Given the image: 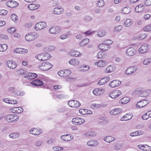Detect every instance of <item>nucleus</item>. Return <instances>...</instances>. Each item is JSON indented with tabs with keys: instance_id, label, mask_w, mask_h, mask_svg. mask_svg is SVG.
<instances>
[{
	"instance_id": "obj_25",
	"label": "nucleus",
	"mask_w": 151,
	"mask_h": 151,
	"mask_svg": "<svg viewBox=\"0 0 151 151\" xmlns=\"http://www.w3.org/2000/svg\"><path fill=\"white\" fill-rule=\"evenodd\" d=\"M147 101L145 100L141 101L138 102L136 104V106L137 107L142 108L145 106L147 104Z\"/></svg>"
},
{
	"instance_id": "obj_20",
	"label": "nucleus",
	"mask_w": 151,
	"mask_h": 151,
	"mask_svg": "<svg viewBox=\"0 0 151 151\" xmlns=\"http://www.w3.org/2000/svg\"><path fill=\"white\" fill-rule=\"evenodd\" d=\"M63 9L61 6H58L55 8L53 10V13L55 14H60L63 12Z\"/></svg>"
},
{
	"instance_id": "obj_4",
	"label": "nucleus",
	"mask_w": 151,
	"mask_h": 151,
	"mask_svg": "<svg viewBox=\"0 0 151 151\" xmlns=\"http://www.w3.org/2000/svg\"><path fill=\"white\" fill-rule=\"evenodd\" d=\"M50 55L47 53H42L35 56V58L40 61H44L49 59Z\"/></svg>"
},
{
	"instance_id": "obj_10",
	"label": "nucleus",
	"mask_w": 151,
	"mask_h": 151,
	"mask_svg": "<svg viewBox=\"0 0 151 151\" xmlns=\"http://www.w3.org/2000/svg\"><path fill=\"white\" fill-rule=\"evenodd\" d=\"M149 49L148 45L147 44H144L138 49V51L139 53L143 54L147 52Z\"/></svg>"
},
{
	"instance_id": "obj_9",
	"label": "nucleus",
	"mask_w": 151,
	"mask_h": 151,
	"mask_svg": "<svg viewBox=\"0 0 151 151\" xmlns=\"http://www.w3.org/2000/svg\"><path fill=\"white\" fill-rule=\"evenodd\" d=\"M85 120L82 118L75 117L73 118L72 120V123L75 125H80L83 123Z\"/></svg>"
},
{
	"instance_id": "obj_37",
	"label": "nucleus",
	"mask_w": 151,
	"mask_h": 151,
	"mask_svg": "<svg viewBox=\"0 0 151 151\" xmlns=\"http://www.w3.org/2000/svg\"><path fill=\"white\" fill-rule=\"evenodd\" d=\"M12 111L13 112L20 113L23 111V109L21 107H17L13 108L12 109Z\"/></svg>"
},
{
	"instance_id": "obj_62",
	"label": "nucleus",
	"mask_w": 151,
	"mask_h": 151,
	"mask_svg": "<svg viewBox=\"0 0 151 151\" xmlns=\"http://www.w3.org/2000/svg\"><path fill=\"white\" fill-rule=\"evenodd\" d=\"M122 147V145L119 144H116L114 145V148L115 150H118Z\"/></svg>"
},
{
	"instance_id": "obj_39",
	"label": "nucleus",
	"mask_w": 151,
	"mask_h": 151,
	"mask_svg": "<svg viewBox=\"0 0 151 151\" xmlns=\"http://www.w3.org/2000/svg\"><path fill=\"white\" fill-rule=\"evenodd\" d=\"M114 68L113 65H109L106 68L105 72L106 73H110L114 71Z\"/></svg>"
},
{
	"instance_id": "obj_52",
	"label": "nucleus",
	"mask_w": 151,
	"mask_h": 151,
	"mask_svg": "<svg viewBox=\"0 0 151 151\" xmlns=\"http://www.w3.org/2000/svg\"><path fill=\"white\" fill-rule=\"evenodd\" d=\"M64 72V76L65 77L69 75L71 73V71L69 69L63 70Z\"/></svg>"
},
{
	"instance_id": "obj_21",
	"label": "nucleus",
	"mask_w": 151,
	"mask_h": 151,
	"mask_svg": "<svg viewBox=\"0 0 151 151\" xmlns=\"http://www.w3.org/2000/svg\"><path fill=\"white\" fill-rule=\"evenodd\" d=\"M107 62L106 61L100 60L98 62L95 63L94 65L99 67H103L107 64Z\"/></svg>"
},
{
	"instance_id": "obj_2",
	"label": "nucleus",
	"mask_w": 151,
	"mask_h": 151,
	"mask_svg": "<svg viewBox=\"0 0 151 151\" xmlns=\"http://www.w3.org/2000/svg\"><path fill=\"white\" fill-rule=\"evenodd\" d=\"M38 36V35L37 33L32 32L28 33L25 36V39L28 42L32 41Z\"/></svg>"
},
{
	"instance_id": "obj_38",
	"label": "nucleus",
	"mask_w": 151,
	"mask_h": 151,
	"mask_svg": "<svg viewBox=\"0 0 151 151\" xmlns=\"http://www.w3.org/2000/svg\"><path fill=\"white\" fill-rule=\"evenodd\" d=\"M3 101L7 103L14 104L17 103V101L12 100L9 99L8 98L4 99H3Z\"/></svg>"
},
{
	"instance_id": "obj_47",
	"label": "nucleus",
	"mask_w": 151,
	"mask_h": 151,
	"mask_svg": "<svg viewBox=\"0 0 151 151\" xmlns=\"http://www.w3.org/2000/svg\"><path fill=\"white\" fill-rule=\"evenodd\" d=\"M102 105L101 104H92L90 105V107L91 108L93 109H98L102 106Z\"/></svg>"
},
{
	"instance_id": "obj_50",
	"label": "nucleus",
	"mask_w": 151,
	"mask_h": 151,
	"mask_svg": "<svg viewBox=\"0 0 151 151\" xmlns=\"http://www.w3.org/2000/svg\"><path fill=\"white\" fill-rule=\"evenodd\" d=\"M90 68L89 66L88 65H84L81 68L80 70L82 71H86L88 70Z\"/></svg>"
},
{
	"instance_id": "obj_56",
	"label": "nucleus",
	"mask_w": 151,
	"mask_h": 151,
	"mask_svg": "<svg viewBox=\"0 0 151 151\" xmlns=\"http://www.w3.org/2000/svg\"><path fill=\"white\" fill-rule=\"evenodd\" d=\"M144 30L147 32L151 31V24L145 27L144 28Z\"/></svg>"
},
{
	"instance_id": "obj_46",
	"label": "nucleus",
	"mask_w": 151,
	"mask_h": 151,
	"mask_svg": "<svg viewBox=\"0 0 151 151\" xmlns=\"http://www.w3.org/2000/svg\"><path fill=\"white\" fill-rule=\"evenodd\" d=\"M7 48V45L6 44L0 45V52H4L6 51Z\"/></svg>"
},
{
	"instance_id": "obj_18",
	"label": "nucleus",
	"mask_w": 151,
	"mask_h": 151,
	"mask_svg": "<svg viewBox=\"0 0 151 151\" xmlns=\"http://www.w3.org/2000/svg\"><path fill=\"white\" fill-rule=\"evenodd\" d=\"M121 84V81L118 80H116L111 82L109 85L111 88H114L119 86Z\"/></svg>"
},
{
	"instance_id": "obj_49",
	"label": "nucleus",
	"mask_w": 151,
	"mask_h": 151,
	"mask_svg": "<svg viewBox=\"0 0 151 151\" xmlns=\"http://www.w3.org/2000/svg\"><path fill=\"white\" fill-rule=\"evenodd\" d=\"M105 4V2L103 0H99L96 2V5L98 7H102Z\"/></svg>"
},
{
	"instance_id": "obj_1",
	"label": "nucleus",
	"mask_w": 151,
	"mask_h": 151,
	"mask_svg": "<svg viewBox=\"0 0 151 151\" xmlns=\"http://www.w3.org/2000/svg\"><path fill=\"white\" fill-rule=\"evenodd\" d=\"M19 116L16 114H9L5 116L4 119L6 121L11 122H16L19 119Z\"/></svg>"
},
{
	"instance_id": "obj_33",
	"label": "nucleus",
	"mask_w": 151,
	"mask_h": 151,
	"mask_svg": "<svg viewBox=\"0 0 151 151\" xmlns=\"http://www.w3.org/2000/svg\"><path fill=\"white\" fill-rule=\"evenodd\" d=\"M144 8L143 5L141 4H139L135 7V10L137 12H140L143 10Z\"/></svg>"
},
{
	"instance_id": "obj_31",
	"label": "nucleus",
	"mask_w": 151,
	"mask_h": 151,
	"mask_svg": "<svg viewBox=\"0 0 151 151\" xmlns=\"http://www.w3.org/2000/svg\"><path fill=\"white\" fill-rule=\"evenodd\" d=\"M92 92L93 94H101L104 93V90L101 88H96L93 90Z\"/></svg>"
},
{
	"instance_id": "obj_64",
	"label": "nucleus",
	"mask_w": 151,
	"mask_h": 151,
	"mask_svg": "<svg viewBox=\"0 0 151 151\" xmlns=\"http://www.w3.org/2000/svg\"><path fill=\"white\" fill-rule=\"evenodd\" d=\"M151 91L150 89H147L145 90H142V94H150Z\"/></svg>"
},
{
	"instance_id": "obj_3",
	"label": "nucleus",
	"mask_w": 151,
	"mask_h": 151,
	"mask_svg": "<svg viewBox=\"0 0 151 151\" xmlns=\"http://www.w3.org/2000/svg\"><path fill=\"white\" fill-rule=\"evenodd\" d=\"M52 66V64L50 63L45 62L40 64L38 67L41 70L45 71L51 69Z\"/></svg>"
},
{
	"instance_id": "obj_60",
	"label": "nucleus",
	"mask_w": 151,
	"mask_h": 151,
	"mask_svg": "<svg viewBox=\"0 0 151 151\" xmlns=\"http://www.w3.org/2000/svg\"><path fill=\"white\" fill-rule=\"evenodd\" d=\"M7 11L5 9L0 10V15H5L7 14Z\"/></svg>"
},
{
	"instance_id": "obj_28",
	"label": "nucleus",
	"mask_w": 151,
	"mask_h": 151,
	"mask_svg": "<svg viewBox=\"0 0 151 151\" xmlns=\"http://www.w3.org/2000/svg\"><path fill=\"white\" fill-rule=\"evenodd\" d=\"M79 63V60L77 59H73L70 60L69 61V64L74 66L78 65Z\"/></svg>"
},
{
	"instance_id": "obj_5",
	"label": "nucleus",
	"mask_w": 151,
	"mask_h": 151,
	"mask_svg": "<svg viewBox=\"0 0 151 151\" xmlns=\"http://www.w3.org/2000/svg\"><path fill=\"white\" fill-rule=\"evenodd\" d=\"M136 53L137 50L133 47H129L125 51L126 55L127 56L129 57L134 56Z\"/></svg>"
},
{
	"instance_id": "obj_51",
	"label": "nucleus",
	"mask_w": 151,
	"mask_h": 151,
	"mask_svg": "<svg viewBox=\"0 0 151 151\" xmlns=\"http://www.w3.org/2000/svg\"><path fill=\"white\" fill-rule=\"evenodd\" d=\"M26 72V70L23 68H21L18 70L17 71V74L20 75H24V73Z\"/></svg>"
},
{
	"instance_id": "obj_57",
	"label": "nucleus",
	"mask_w": 151,
	"mask_h": 151,
	"mask_svg": "<svg viewBox=\"0 0 151 151\" xmlns=\"http://www.w3.org/2000/svg\"><path fill=\"white\" fill-rule=\"evenodd\" d=\"M80 113L82 115L87 114V109H81L79 110Z\"/></svg>"
},
{
	"instance_id": "obj_58",
	"label": "nucleus",
	"mask_w": 151,
	"mask_h": 151,
	"mask_svg": "<svg viewBox=\"0 0 151 151\" xmlns=\"http://www.w3.org/2000/svg\"><path fill=\"white\" fill-rule=\"evenodd\" d=\"M104 41L108 47H110V45H111L113 43V41L111 40H105Z\"/></svg>"
},
{
	"instance_id": "obj_8",
	"label": "nucleus",
	"mask_w": 151,
	"mask_h": 151,
	"mask_svg": "<svg viewBox=\"0 0 151 151\" xmlns=\"http://www.w3.org/2000/svg\"><path fill=\"white\" fill-rule=\"evenodd\" d=\"M49 32L52 34H57L61 31V29L58 26L51 27L49 29Z\"/></svg>"
},
{
	"instance_id": "obj_35",
	"label": "nucleus",
	"mask_w": 151,
	"mask_h": 151,
	"mask_svg": "<svg viewBox=\"0 0 151 151\" xmlns=\"http://www.w3.org/2000/svg\"><path fill=\"white\" fill-rule=\"evenodd\" d=\"M130 99V98L129 97H124L120 100L119 103L122 104H126L129 101Z\"/></svg>"
},
{
	"instance_id": "obj_27",
	"label": "nucleus",
	"mask_w": 151,
	"mask_h": 151,
	"mask_svg": "<svg viewBox=\"0 0 151 151\" xmlns=\"http://www.w3.org/2000/svg\"><path fill=\"white\" fill-rule=\"evenodd\" d=\"M43 83L42 81L39 80H35L31 82V84L36 86H42L43 84Z\"/></svg>"
},
{
	"instance_id": "obj_36",
	"label": "nucleus",
	"mask_w": 151,
	"mask_h": 151,
	"mask_svg": "<svg viewBox=\"0 0 151 151\" xmlns=\"http://www.w3.org/2000/svg\"><path fill=\"white\" fill-rule=\"evenodd\" d=\"M121 11L123 14H127L130 13L131 11V9L128 6L125 7L121 10Z\"/></svg>"
},
{
	"instance_id": "obj_17",
	"label": "nucleus",
	"mask_w": 151,
	"mask_h": 151,
	"mask_svg": "<svg viewBox=\"0 0 151 151\" xmlns=\"http://www.w3.org/2000/svg\"><path fill=\"white\" fill-rule=\"evenodd\" d=\"M42 131L40 129H37L36 128L31 129L29 130L30 134L35 135H38L42 132Z\"/></svg>"
},
{
	"instance_id": "obj_22",
	"label": "nucleus",
	"mask_w": 151,
	"mask_h": 151,
	"mask_svg": "<svg viewBox=\"0 0 151 151\" xmlns=\"http://www.w3.org/2000/svg\"><path fill=\"white\" fill-rule=\"evenodd\" d=\"M60 138L63 141H68L73 139V137L71 135L66 134L61 136Z\"/></svg>"
},
{
	"instance_id": "obj_23",
	"label": "nucleus",
	"mask_w": 151,
	"mask_h": 151,
	"mask_svg": "<svg viewBox=\"0 0 151 151\" xmlns=\"http://www.w3.org/2000/svg\"><path fill=\"white\" fill-rule=\"evenodd\" d=\"M6 65L8 67L12 69L15 68L17 66V64L15 62L11 60L7 62Z\"/></svg>"
},
{
	"instance_id": "obj_55",
	"label": "nucleus",
	"mask_w": 151,
	"mask_h": 151,
	"mask_svg": "<svg viewBox=\"0 0 151 151\" xmlns=\"http://www.w3.org/2000/svg\"><path fill=\"white\" fill-rule=\"evenodd\" d=\"M142 90L139 89H137L134 91L133 93V94H142Z\"/></svg>"
},
{
	"instance_id": "obj_29",
	"label": "nucleus",
	"mask_w": 151,
	"mask_h": 151,
	"mask_svg": "<svg viewBox=\"0 0 151 151\" xmlns=\"http://www.w3.org/2000/svg\"><path fill=\"white\" fill-rule=\"evenodd\" d=\"M107 56L106 52L103 51H99L97 53V57L99 59H102L105 58Z\"/></svg>"
},
{
	"instance_id": "obj_40",
	"label": "nucleus",
	"mask_w": 151,
	"mask_h": 151,
	"mask_svg": "<svg viewBox=\"0 0 151 151\" xmlns=\"http://www.w3.org/2000/svg\"><path fill=\"white\" fill-rule=\"evenodd\" d=\"M143 133V132L141 131H137L131 133L130 134V136L132 137H134L142 135Z\"/></svg>"
},
{
	"instance_id": "obj_7",
	"label": "nucleus",
	"mask_w": 151,
	"mask_h": 151,
	"mask_svg": "<svg viewBox=\"0 0 151 151\" xmlns=\"http://www.w3.org/2000/svg\"><path fill=\"white\" fill-rule=\"evenodd\" d=\"M138 69L136 66H132L128 67L125 72V74L127 75H130L135 73Z\"/></svg>"
},
{
	"instance_id": "obj_26",
	"label": "nucleus",
	"mask_w": 151,
	"mask_h": 151,
	"mask_svg": "<svg viewBox=\"0 0 151 151\" xmlns=\"http://www.w3.org/2000/svg\"><path fill=\"white\" fill-rule=\"evenodd\" d=\"M69 54L71 56L75 57L80 56L81 55V53L79 52L74 50L71 51L69 52Z\"/></svg>"
},
{
	"instance_id": "obj_34",
	"label": "nucleus",
	"mask_w": 151,
	"mask_h": 151,
	"mask_svg": "<svg viewBox=\"0 0 151 151\" xmlns=\"http://www.w3.org/2000/svg\"><path fill=\"white\" fill-rule=\"evenodd\" d=\"M115 138L111 136L106 137L103 138V140L107 143H110L115 140Z\"/></svg>"
},
{
	"instance_id": "obj_16",
	"label": "nucleus",
	"mask_w": 151,
	"mask_h": 151,
	"mask_svg": "<svg viewBox=\"0 0 151 151\" xmlns=\"http://www.w3.org/2000/svg\"><path fill=\"white\" fill-rule=\"evenodd\" d=\"M6 4L8 7L14 8L18 6L19 4L18 3L14 1H9L6 2Z\"/></svg>"
},
{
	"instance_id": "obj_44",
	"label": "nucleus",
	"mask_w": 151,
	"mask_h": 151,
	"mask_svg": "<svg viewBox=\"0 0 151 151\" xmlns=\"http://www.w3.org/2000/svg\"><path fill=\"white\" fill-rule=\"evenodd\" d=\"M19 134L18 133H13L10 134L9 136L13 139L18 138L19 136Z\"/></svg>"
},
{
	"instance_id": "obj_6",
	"label": "nucleus",
	"mask_w": 151,
	"mask_h": 151,
	"mask_svg": "<svg viewBox=\"0 0 151 151\" xmlns=\"http://www.w3.org/2000/svg\"><path fill=\"white\" fill-rule=\"evenodd\" d=\"M47 26V23L44 22H40L37 23L35 25L34 28L35 30H42Z\"/></svg>"
},
{
	"instance_id": "obj_12",
	"label": "nucleus",
	"mask_w": 151,
	"mask_h": 151,
	"mask_svg": "<svg viewBox=\"0 0 151 151\" xmlns=\"http://www.w3.org/2000/svg\"><path fill=\"white\" fill-rule=\"evenodd\" d=\"M8 93H12L15 94H21L24 93V91H20L15 89L14 88L10 87L9 88L8 91Z\"/></svg>"
},
{
	"instance_id": "obj_54",
	"label": "nucleus",
	"mask_w": 151,
	"mask_h": 151,
	"mask_svg": "<svg viewBox=\"0 0 151 151\" xmlns=\"http://www.w3.org/2000/svg\"><path fill=\"white\" fill-rule=\"evenodd\" d=\"M69 37V35L68 34H63L60 36V38L62 40H64L68 38Z\"/></svg>"
},
{
	"instance_id": "obj_48",
	"label": "nucleus",
	"mask_w": 151,
	"mask_h": 151,
	"mask_svg": "<svg viewBox=\"0 0 151 151\" xmlns=\"http://www.w3.org/2000/svg\"><path fill=\"white\" fill-rule=\"evenodd\" d=\"M151 62V58H147L145 59L143 61V64L145 65H148Z\"/></svg>"
},
{
	"instance_id": "obj_53",
	"label": "nucleus",
	"mask_w": 151,
	"mask_h": 151,
	"mask_svg": "<svg viewBox=\"0 0 151 151\" xmlns=\"http://www.w3.org/2000/svg\"><path fill=\"white\" fill-rule=\"evenodd\" d=\"M11 18L12 20L15 23H17V17L15 14H12L11 16Z\"/></svg>"
},
{
	"instance_id": "obj_13",
	"label": "nucleus",
	"mask_w": 151,
	"mask_h": 151,
	"mask_svg": "<svg viewBox=\"0 0 151 151\" xmlns=\"http://www.w3.org/2000/svg\"><path fill=\"white\" fill-rule=\"evenodd\" d=\"M98 48L99 50L103 51H106L110 49V47H108L103 41L98 46Z\"/></svg>"
},
{
	"instance_id": "obj_15",
	"label": "nucleus",
	"mask_w": 151,
	"mask_h": 151,
	"mask_svg": "<svg viewBox=\"0 0 151 151\" xmlns=\"http://www.w3.org/2000/svg\"><path fill=\"white\" fill-rule=\"evenodd\" d=\"M14 52L16 53L23 54L27 53L28 52V50L27 49L24 48H18L14 50Z\"/></svg>"
},
{
	"instance_id": "obj_11",
	"label": "nucleus",
	"mask_w": 151,
	"mask_h": 151,
	"mask_svg": "<svg viewBox=\"0 0 151 151\" xmlns=\"http://www.w3.org/2000/svg\"><path fill=\"white\" fill-rule=\"evenodd\" d=\"M70 107L72 108H77L81 105V103L78 101L75 100H72L68 103Z\"/></svg>"
},
{
	"instance_id": "obj_30",
	"label": "nucleus",
	"mask_w": 151,
	"mask_h": 151,
	"mask_svg": "<svg viewBox=\"0 0 151 151\" xmlns=\"http://www.w3.org/2000/svg\"><path fill=\"white\" fill-rule=\"evenodd\" d=\"M28 9L31 10H34L37 9L40 7L38 4H31L28 6Z\"/></svg>"
},
{
	"instance_id": "obj_19",
	"label": "nucleus",
	"mask_w": 151,
	"mask_h": 151,
	"mask_svg": "<svg viewBox=\"0 0 151 151\" xmlns=\"http://www.w3.org/2000/svg\"><path fill=\"white\" fill-rule=\"evenodd\" d=\"M96 133L95 132L92 131H87L84 132L83 135L86 137H91L96 136Z\"/></svg>"
},
{
	"instance_id": "obj_43",
	"label": "nucleus",
	"mask_w": 151,
	"mask_h": 151,
	"mask_svg": "<svg viewBox=\"0 0 151 151\" xmlns=\"http://www.w3.org/2000/svg\"><path fill=\"white\" fill-rule=\"evenodd\" d=\"M132 118V116L131 115L126 114L123 116L122 119V120L126 121Z\"/></svg>"
},
{
	"instance_id": "obj_32",
	"label": "nucleus",
	"mask_w": 151,
	"mask_h": 151,
	"mask_svg": "<svg viewBox=\"0 0 151 151\" xmlns=\"http://www.w3.org/2000/svg\"><path fill=\"white\" fill-rule=\"evenodd\" d=\"M87 145L89 146L95 147L98 145L96 141L93 140H90L87 142Z\"/></svg>"
},
{
	"instance_id": "obj_63",
	"label": "nucleus",
	"mask_w": 151,
	"mask_h": 151,
	"mask_svg": "<svg viewBox=\"0 0 151 151\" xmlns=\"http://www.w3.org/2000/svg\"><path fill=\"white\" fill-rule=\"evenodd\" d=\"M106 82L105 81V79L104 78L101 79L98 82V84L99 85H101L106 83Z\"/></svg>"
},
{
	"instance_id": "obj_45",
	"label": "nucleus",
	"mask_w": 151,
	"mask_h": 151,
	"mask_svg": "<svg viewBox=\"0 0 151 151\" xmlns=\"http://www.w3.org/2000/svg\"><path fill=\"white\" fill-rule=\"evenodd\" d=\"M106 32L104 30H101L98 31L97 35L99 37H102L106 35Z\"/></svg>"
},
{
	"instance_id": "obj_61",
	"label": "nucleus",
	"mask_w": 151,
	"mask_h": 151,
	"mask_svg": "<svg viewBox=\"0 0 151 151\" xmlns=\"http://www.w3.org/2000/svg\"><path fill=\"white\" fill-rule=\"evenodd\" d=\"M63 97L62 95H53L52 96L53 98L57 100L58 99H61Z\"/></svg>"
},
{
	"instance_id": "obj_24",
	"label": "nucleus",
	"mask_w": 151,
	"mask_h": 151,
	"mask_svg": "<svg viewBox=\"0 0 151 151\" xmlns=\"http://www.w3.org/2000/svg\"><path fill=\"white\" fill-rule=\"evenodd\" d=\"M122 111L120 108H117L111 110L110 111V114L114 115H116L119 114Z\"/></svg>"
},
{
	"instance_id": "obj_14",
	"label": "nucleus",
	"mask_w": 151,
	"mask_h": 151,
	"mask_svg": "<svg viewBox=\"0 0 151 151\" xmlns=\"http://www.w3.org/2000/svg\"><path fill=\"white\" fill-rule=\"evenodd\" d=\"M37 74L32 73H28L24 74V76L27 79H32L37 77Z\"/></svg>"
},
{
	"instance_id": "obj_59",
	"label": "nucleus",
	"mask_w": 151,
	"mask_h": 151,
	"mask_svg": "<svg viewBox=\"0 0 151 151\" xmlns=\"http://www.w3.org/2000/svg\"><path fill=\"white\" fill-rule=\"evenodd\" d=\"M16 30V29L14 27H12L8 29L7 31L9 33H13Z\"/></svg>"
},
{
	"instance_id": "obj_42",
	"label": "nucleus",
	"mask_w": 151,
	"mask_h": 151,
	"mask_svg": "<svg viewBox=\"0 0 151 151\" xmlns=\"http://www.w3.org/2000/svg\"><path fill=\"white\" fill-rule=\"evenodd\" d=\"M89 42V39L88 38H85L82 40L80 43L81 46H83L87 45Z\"/></svg>"
},
{
	"instance_id": "obj_41",
	"label": "nucleus",
	"mask_w": 151,
	"mask_h": 151,
	"mask_svg": "<svg viewBox=\"0 0 151 151\" xmlns=\"http://www.w3.org/2000/svg\"><path fill=\"white\" fill-rule=\"evenodd\" d=\"M133 24V21L131 19H127L124 22V25L127 27L131 26Z\"/></svg>"
}]
</instances>
